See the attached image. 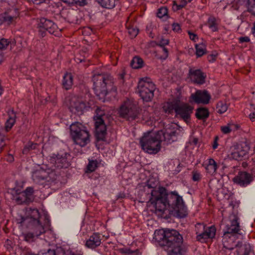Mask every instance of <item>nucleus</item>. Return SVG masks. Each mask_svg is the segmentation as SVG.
Here are the masks:
<instances>
[{
	"label": "nucleus",
	"instance_id": "24",
	"mask_svg": "<svg viewBox=\"0 0 255 255\" xmlns=\"http://www.w3.org/2000/svg\"><path fill=\"white\" fill-rule=\"evenodd\" d=\"M216 230L214 226L205 227L204 231L199 238V241L201 242H205L207 239H212L215 237Z\"/></svg>",
	"mask_w": 255,
	"mask_h": 255
},
{
	"label": "nucleus",
	"instance_id": "26",
	"mask_svg": "<svg viewBox=\"0 0 255 255\" xmlns=\"http://www.w3.org/2000/svg\"><path fill=\"white\" fill-rule=\"evenodd\" d=\"M8 119L6 120L5 125V128L6 131L10 130L13 127L15 122V119L16 118V114L13 110L9 111L8 113Z\"/></svg>",
	"mask_w": 255,
	"mask_h": 255
},
{
	"label": "nucleus",
	"instance_id": "48",
	"mask_svg": "<svg viewBox=\"0 0 255 255\" xmlns=\"http://www.w3.org/2000/svg\"><path fill=\"white\" fill-rule=\"evenodd\" d=\"M201 178L200 173L197 171L192 172V179L194 181H199Z\"/></svg>",
	"mask_w": 255,
	"mask_h": 255
},
{
	"label": "nucleus",
	"instance_id": "15",
	"mask_svg": "<svg viewBox=\"0 0 255 255\" xmlns=\"http://www.w3.org/2000/svg\"><path fill=\"white\" fill-rule=\"evenodd\" d=\"M235 237L234 235L224 233L223 236L222 242L223 251L226 255H232L231 251L235 250L237 246L234 242Z\"/></svg>",
	"mask_w": 255,
	"mask_h": 255
},
{
	"label": "nucleus",
	"instance_id": "56",
	"mask_svg": "<svg viewBox=\"0 0 255 255\" xmlns=\"http://www.w3.org/2000/svg\"><path fill=\"white\" fill-rule=\"evenodd\" d=\"M29 1H32L34 4H39L44 2L45 0H29Z\"/></svg>",
	"mask_w": 255,
	"mask_h": 255
},
{
	"label": "nucleus",
	"instance_id": "47",
	"mask_svg": "<svg viewBox=\"0 0 255 255\" xmlns=\"http://www.w3.org/2000/svg\"><path fill=\"white\" fill-rule=\"evenodd\" d=\"M23 192L26 193V195H27V197H29V199L31 201V196L34 192L33 188L32 187H29Z\"/></svg>",
	"mask_w": 255,
	"mask_h": 255
},
{
	"label": "nucleus",
	"instance_id": "64",
	"mask_svg": "<svg viewBox=\"0 0 255 255\" xmlns=\"http://www.w3.org/2000/svg\"><path fill=\"white\" fill-rule=\"evenodd\" d=\"M198 142V139L196 138H194L193 139V141H192V142L194 144H197V143Z\"/></svg>",
	"mask_w": 255,
	"mask_h": 255
},
{
	"label": "nucleus",
	"instance_id": "12",
	"mask_svg": "<svg viewBox=\"0 0 255 255\" xmlns=\"http://www.w3.org/2000/svg\"><path fill=\"white\" fill-rule=\"evenodd\" d=\"M254 180L252 174L246 171H240L238 174L233 178L234 183L242 187L249 185Z\"/></svg>",
	"mask_w": 255,
	"mask_h": 255
},
{
	"label": "nucleus",
	"instance_id": "28",
	"mask_svg": "<svg viewBox=\"0 0 255 255\" xmlns=\"http://www.w3.org/2000/svg\"><path fill=\"white\" fill-rule=\"evenodd\" d=\"M217 169V165L216 161L212 158H210L206 167L207 172L210 175L214 174Z\"/></svg>",
	"mask_w": 255,
	"mask_h": 255
},
{
	"label": "nucleus",
	"instance_id": "1",
	"mask_svg": "<svg viewBox=\"0 0 255 255\" xmlns=\"http://www.w3.org/2000/svg\"><path fill=\"white\" fill-rule=\"evenodd\" d=\"M149 202L154 207L158 216H162L167 209L179 218H185L188 215L182 197L176 191L167 193L165 188L159 187V191H152Z\"/></svg>",
	"mask_w": 255,
	"mask_h": 255
},
{
	"label": "nucleus",
	"instance_id": "53",
	"mask_svg": "<svg viewBox=\"0 0 255 255\" xmlns=\"http://www.w3.org/2000/svg\"><path fill=\"white\" fill-rule=\"evenodd\" d=\"M34 237H36L35 234H34V232H32L31 233H28L25 235V238L26 240L30 239L33 238Z\"/></svg>",
	"mask_w": 255,
	"mask_h": 255
},
{
	"label": "nucleus",
	"instance_id": "6",
	"mask_svg": "<svg viewBox=\"0 0 255 255\" xmlns=\"http://www.w3.org/2000/svg\"><path fill=\"white\" fill-rule=\"evenodd\" d=\"M70 129L72 137L76 144L83 147L89 142V133L83 125L75 122L71 124Z\"/></svg>",
	"mask_w": 255,
	"mask_h": 255
},
{
	"label": "nucleus",
	"instance_id": "18",
	"mask_svg": "<svg viewBox=\"0 0 255 255\" xmlns=\"http://www.w3.org/2000/svg\"><path fill=\"white\" fill-rule=\"evenodd\" d=\"M239 218L234 216L233 218L231 219L229 223H228L224 229V233L228 234L234 235L235 234H241L240 223L239 222Z\"/></svg>",
	"mask_w": 255,
	"mask_h": 255
},
{
	"label": "nucleus",
	"instance_id": "7",
	"mask_svg": "<svg viewBox=\"0 0 255 255\" xmlns=\"http://www.w3.org/2000/svg\"><path fill=\"white\" fill-rule=\"evenodd\" d=\"M58 177L55 169L41 167L32 173V178L33 181L37 184H49L54 181Z\"/></svg>",
	"mask_w": 255,
	"mask_h": 255
},
{
	"label": "nucleus",
	"instance_id": "50",
	"mask_svg": "<svg viewBox=\"0 0 255 255\" xmlns=\"http://www.w3.org/2000/svg\"><path fill=\"white\" fill-rule=\"evenodd\" d=\"M150 117L149 116V113L148 112L144 110L143 112H142V118L143 120H147L148 118H150Z\"/></svg>",
	"mask_w": 255,
	"mask_h": 255
},
{
	"label": "nucleus",
	"instance_id": "21",
	"mask_svg": "<svg viewBox=\"0 0 255 255\" xmlns=\"http://www.w3.org/2000/svg\"><path fill=\"white\" fill-rule=\"evenodd\" d=\"M189 77L194 83L202 84L205 82V76L200 69L190 68L189 71Z\"/></svg>",
	"mask_w": 255,
	"mask_h": 255
},
{
	"label": "nucleus",
	"instance_id": "35",
	"mask_svg": "<svg viewBox=\"0 0 255 255\" xmlns=\"http://www.w3.org/2000/svg\"><path fill=\"white\" fill-rule=\"evenodd\" d=\"M196 55L197 57H201L206 53V48L203 43L196 45Z\"/></svg>",
	"mask_w": 255,
	"mask_h": 255
},
{
	"label": "nucleus",
	"instance_id": "9",
	"mask_svg": "<svg viewBox=\"0 0 255 255\" xmlns=\"http://www.w3.org/2000/svg\"><path fill=\"white\" fill-rule=\"evenodd\" d=\"M120 114L128 121H131L139 118L140 113L136 103L132 100H128L121 106Z\"/></svg>",
	"mask_w": 255,
	"mask_h": 255
},
{
	"label": "nucleus",
	"instance_id": "55",
	"mask_svg": "<svg viewBox=\"0 0 255 255\" xmlns=\"http://www.w3.org/2000/svg\"><path fill=\"white\" fill-rule=\"evenodd\" d=\"M188 2L189 1H187V0H181L180 1V3L179 4V7H184Z\"/></svg>",
	"mask_w": 255,
	"mask_h": 255
},
{
	"label": "nucleus",
	"instance_id": "31",
	"mask_svg": "<svg viewBox=\"0 0 255 255\" xmlns=\"http://www.w3.org/2000/svg\"><path fill=\"white\" fill-rule=\"evenodd\" d=\"M143 63V61L140 57L135 56L131 60L130 65L132 68L139 69L142 67Z\"/></svg>",
	"mask_w": 255,
	"mask_h": 255
},
{
	"label": "nucleus",
	"instance_id": "16",
	"mask_svg": "<svg viewBox=\"0 0 255 255\" xmlns=\"http://www.w3.org/2000/svg\"><path fill=\"white\" fill-rule=\"evenodd\" d=\"M193 108L188 104H180L179 102L176 109V115L187 122L190 120V116L193 113Z\"/></svg>",
	"mask_w": 255,
	"mask_h": 255
},
{
	"label": "nucleus",
	"instance_id": "2",
	"mask_svg": "<svg viewBox=\"0 0 255 255\" xmlns=\"http://www.w3.org/2000/svg\"><path fill=\"white\" fill-rule=\"evenodd\" d=\"M153 239L169 253V255H181L183 237L175 230H156Z\"/></svg>",
	"mask_w": 255,
	"mask_h": 255
},
{
	"label": "nucleus",
	"instance_id": "14",
	"mask_svg": "<svg viewBox=\"0 0 255 255\" xmlns=\"http://www.w3.org/2000/svg\"><path fill=\"white\" fill-rule=\"evenodd\" d=\"M66 100L69 103L70 111L73 113L82 112L86 107L85 104L76 96H69Z\"/></svg>",
	"mask_w": 255,
	"mask_h": 255
},
{
	"label": "nucleus",
	"instance_id": "58",
	"mask_svg": "<svg viewBox=\"0 0 255 255\" xmlns=\"http://www.w3.org/2000/svg\"><path fill=\"white\" fill-rule=\"evenodd\" d=\"M249 118L252 121H254L255 119V112H252L249 115Z\"/></svg>",
	"mask_w": 255,
	"mask_h": 255
},
{
	"label": "nucleus",
	"instance_id": "3",
	"mask_svg": "<svg viewBox=\"0 0 255 255\" xmlns=\"http://www.w3.org/2000/svg\"><path fill=\"white\" fill-rule=\"evenodd\" d=\"M28 215L26 217L20 216L17 218V223L22 225H26L35 234L36 237L39 236L45 232L43 226L39 221L40 214L37 209H30L28 212Z\"/></svg>",
	"mask_w": 255,
	"mask_h": 255
},
{
	"label": "nucleus",
	"instance_id": "36",
	"mask_svg": "<svg viewBox=\"0 0 255 255\" xmlns=\"http://www.w3.org/2000/svg\"><path fill=\"white\" fill-rule=\"evenodd\" d=\"M216 109L218 113L223 114L227 111L228 106L226 104L220 102L217 105Z\"/></svg>",
	"mask_w": 255,
	"mask_h": 255
},
{
	"label": "nucleus",
	"instance_id": "10",
	"mask_svg": "<svg viewBox=\"0 0 255 255\" xmlns=\"http://www.w3.org/2000/svg\"><path fill=\"white\" fill-rule=\"evenodd\" d=\"M95 122V135L97 141H105L107 136V127L102 115L94 117Z\"/></svg>",
	"mask_w": 255,
	"mask_h": 255
},
{
	"label": "nucleus",
	"instance_id": "20",
	"mask_svg": "<svg viewBox=\"0 0 255 255\" xmlns=\"http://www.w3.org/2000/svg\"><path fill=\"white\" fill-rule=\"evenodd\" d=\"M50 162L54 167L57 169L66 168L70 165L66 156L59 155L51 157Z\"/></svg>",
	"mask_w": 255,
	"mask_h": 255
},
{
	"label": "nucleus",
	"instance_id": "34",
	"mask_svg": "<svg viewBox=\"0 0 255 255\" xmlns=\"http://www.w3.org/2000/svg\"><path fill=\"white\" fill-rule=\"evenodd\" d=\"M205 227L206 226L202 223H198L195 225V230L197 235L196 238L198 241L203 234Z\"/></svg>",
	"mask_w": 255,
	"mask_h": 255
},
{
	"label": "nucleus",
	"instance_id": "54",
	"mask_svg": "<svg viewBox=\"0 0 255 255\" xmlns=\"http://www.w3.org/2000/svg\"><path fill=\"white\" fill-rule=\"evenodd\" d=\"M240 42L243 43L245 42H249L250 41V39L248 37H241L239 38Z\"/></svg>",
	"mask_w": 255,
	"mask_h": 255
},
{
	"label": "nucleus",
	"instance_id": "43",
	"mask_svg": "<svg viewBox=\"0 0 255 255\" xmlns=\"http://www.w3.org/2000/svg\"><path fill=\"white\" fill-rule=\"evenodd\" d=\"M168 9L166 7H162L158 9L157 13V16L159 18H162L167 15Z\"/></svg>",
	"mask_w": 255,
	"mask_h": 255
},
{
	"label": "nucleus",
	"instance_id": "49",
	"mask_svg": "<svg viewBox=\"0 0 255 255\" xmlns=\"http://www.w3.org/2000/svg\"><path fill=\"white\" fill-rule=\"evenodd\" d=\"M169 41L167 39L161 38L158 43V45H159L161 47H164L165 45H167L168 44Z\"/></svg>",
	"mask_w": 255,
	"mask_h": 255
},
{
	"label": "nucleus",
	"instance_id": "37",
	"mask_svg": "<svg viewBox=\"0 0 255 255\" xmlns=\"http://www.w3.org/2000/svg\"><path fill=\"white\" fill-rule=\"evenodd\" d=\"M98 162L96 160H89V163L87 166V169L88 172H93L95 171L97 167Z\"/></svg>",
	"mask_w": 255,
	"mask_h": 255
},
{
	"label": "nucleus",
	"instance_id": "60",
	"mask_svg": "<svg viewBox=\"0 0 255 255\" xmlns=\"http://www.w3.org/2000/svg\"><path fill=\"white\" fill-rule=\"evenodd\" d=\"M218 139V137H216L215 138L214 144H213V148L214 149L217 148V147L218 145V143H217Z\"/></svg>",
	"mask_w": 255,
	"mask_h": 255
},
{
	"label": "nucleus",
	"instance_id": "41",
	"mask_svg": "<svg viewBox=\"0 0 255 255\" xmlns=\"http://www.w3.org/2000/svg\"><path fill=\"white\" fill-rule=\"evenodd\" d=\"M97 1L103 7L111 8V0H97Z\"/></svg>",
	"mask_w": 255,
	"mask_h": 255
},
{
	"label": "nucleus",
	"instance_id": "59",
	"mask_svg": "<svg viewBox=\"0 0 255 255\" xmlns=\"http://www.w3.org/2000/svg\"><path fill=\"white\" fill-rule=\"evenodd\" d=\"M122 252H123L125 254H132L133 253V251L130 250L129 249H122Z\"/></svg>",
	"mask_w": 255,
	"mask_h": 255
},
{
	"label": "nucleus",
	"instance_id": "46",
	"mask_svg": "<svg viewBox=\"0 0 255 255\" xmlns=\"http://www.w3.org/2000/svg\"><path fill=\"white\" fill-rule=\"evenodd\" d=\"M128 33L130 36L131 38L135 37L138 33V30L136 28L133 27H129L128 28Z\"/></svg>",
	"mask_w": 255,
	"mask_h": 255
},
{
	"label": "nucleus",
	"instance_id": "39",
	"mask_svg": "<svg viewBox=\"0 0 255 255\" xmlns=\"http://www.w3.org/2000/svg\"><path fill=\"white\" fill-rule=\"evenodd\" d=\"M208 24L209 27L211 29L212 31L215 32L217 30V27L214 18H209Z\"/></svg>",
	"mask_w": 255,
	"mask_h": 255
},
{
	"label": "nucleus",
	"instance_id": "17",
	"mask_svg": "<svg viewBox=\"0 0 255 255\" xmlns=\"http://www.w3.org/2000/svg\"><path fill=\"white\" fill-rule=\"evenodd\" d=\"M190 97L195 103L204 105L208 104L211 99L210 95L206 90H197Z\"/></svg>",
	"mask_w": 255,
	"mask_h": 255
},
{
	"label": "nucleus",
	"instance_id": "8",
	"mask_svg": "<svg viewBox=\"0 0 255 255\" xmlns=\"http://www.w3.org/2000/svg\"><path fill=\"white\" fill-rule=\"evenodd\" d=\"M155 85L147 77L139 80L137 85V91L141 98L145 102L151 101L154 96Z\"/></svg>",
	"mask_w": 255,
	"mask_h": 255
},
{
	"label": "nucleus",
	"instance_id": "13",
	"mask_svg": "<svg viewBox=\"0 0 255 255\" xmlns=\"http://www.w3.org/2000/svg\"><path fill=\"white\" fill-rule=\"evenodd\" d=\"M38 27L39 32L42 37L45 35L46 31L50 34H54L57 28V25L52 21L44 17L40 19Z\"/></svg>",
	"mask_w": 255,
	"mask_h": 255
},
{
	"label": "nucleus",
	"instance_id": "62",
	"mask_svg": "<svg viewBox=\"0 0 255 255\" xmlns=\"http://www.w3.org/2000/svg\"><path fill=\"white\" fill-rule=\"evenodd\" d=\"M152 27V25L150 23L146 26V30L147 32H150L151 29Z\"/></svg>",
	"mask_w": 255,
	"mask_h": 255
},
{
	"label": "nucleus",
	"instance_id": "4",
	"mask_svg": "<svg viewBox=\"0 0 255 255\" xmlns=\"http://www.w3.org/2000/svg\"><path fill=\"white\" fill-rule=\"evenodd\" d=\"M162 132L149 131L145 133L140 139V144L142 150L149 154H156L161 149Z\"/></svg>",
	"mask_w": 255,
	"mask_h": 255
},
{
	"label": "nucleus",
	"instance_id": "38",
	"mask_svg": "<svg viewBox=\"0 0 255 255\" xmlns=\"http://www.w3.org/2000/svg\"><path fill=\"white\" fill-rule=\"evenodd\" d=\"M36 145L37 144L36 143H33L31 142H28L23 149L22 153L23 154H27L30 150L36 148Z\"/></svg>",
	"mask_w": 255,
	"mask_h": 255
},
{
	"label": "nucleus",
	"instance_id": "44",
	"mask_svg": "<svg viewBox=\"0 0 255 255\" xmlns=\"http://www.w3.org/2000/svg\"><path fill=\"white\" fill-rule=\"evenodd\" d=\"M12 43L7 39L2 38L0 40V49L3 50L6 48L7 46Z\"/></svg>",
	"mask_w": 255,
	"mask_h": 255
},
{
	"label": "nucleus",
	"instance_id": "33",
	"mask_svg": "<svg viewBox=\"0 0 255 255\" xmlns=\"http://www.w3.org/2000/svg\"><path fill=\"white\" fill-rule=\"evenodd\" d=\"M158 181L157 180H154V179L150 178L148 180L147 184L144 188H145V189L146 188H147L148 189H151V192H152V191L153 190L157 191L156 190H155V188L157 187V186L158 185ZM151 193V192H150V194ZM150 198H151V196L150 197Z\"/></svg>",
	"mask_w": 255,
	"mask_h": 255
},
{
	"label": "nucleus",
	"instance_id": "57",
	"mask_svg": "<svg viewBox=\"0 0 255 255\" xmlns=\"http://www.w3.org/2000/svg\"><path fill=\"white\" fill-rule=\"evenodd\" d=\"M161 48L163 52H164V58H166L168 56V50L165 47H162Z\"/></svg>",
	"mask_w": 255,
	"mask_h": 255
},
{
	"label": "nucleus",
	"instance_id": "40",
	"mask_svg": "<svg viewBox=\"0 0 255 255\" xmlns=\"http://www.w3.org/2000/svg\"><path fill=\"white\" fill-rule=\"evenodd\" d=\"M65 3H76L82 6L86 4V0H62Z\"/></svg>",
	"mask_w": 255,
	"mask_h": 255
},
{
	"label": "nucleus",
	"instance_id": "29",
	"mask_svg": "<svg viewBox=\"0 0 255 255\" xmlns=\"http://www.w3.org/2000/svg\"><path fill=\"white\" fill-rule=\"evenodd\" d=\"M16 202L18 204H22L23 203L27 204L31 202L27 197L25 193L23 191L19 193L15 198Z\"/></svg>",
	"mask_w": 255,
	"mask_h": 255
},
{
	"label": "nucleus",
	"instance_id": "22",
	"mask_svg": "<svg viewBox=\"0 0 255 255\" xmlns=\"http://www.w3.org/2000/svg\"><path fill=\"white\" fill-rule=\"evenodd\" d=\"M238 255H254V254L251 249L250 245L248 244H242L238 243L235 247Z\"/></svg>",
	"mask_w": 255,
	"mask_h": 255
},
{
	"label": "nucleus",
	"instance_id": "30",
	"mask_svg": "<svg viewBox=\"0 0 255 255\" xmlns=\"http://www.w3.org/2000/svg\"><path fill=\"white\" fill-rule=\"evenodd\" d=\"M195 115L199 120H205L209 117V113L207 109L200 108L197 109Z\"/></svg>",
	"mask_w": 255,
	"mask_h": 255
},
{
	"label": "nucleus",
	"instance_id": "52",
	"mask_svg": "<svg viewBox=\"0 0 255 255\" xmlns=\"http://www.w3.org/2000/svg\"><path fill=\"white\" fill-rule=\"evenodd\" d=\"M172 29L174 31L178 32L180 30V26L178 23H174L172 24Z\"/></svg>",
	"mask_w": 255,
	"mask_h": 255
},
{
	"label": "nucleus",
	"instance_id": "11",
	"mask_svg": "<svg viewBox=\"0 0 255 255\" xmlns=\"http://www.w3.org/2000/svg\"><path fill=\"white\" fill-rule=\"evenodd\" d=\"M250 147L246 143L234 145L231 147L229 157L237 160H241L248 153Z\"/></svg>",
	"mask_w": 255,
	"mask_h": 255
},
{
	"label": "nucleus",
	"instance_id": "19",
	"mask_svg": "<svg viewBox=\"0 0 255 255\" xmlns=\"http://www.w3.org/2000/svg\"><path fill=\"white\" fill-rule=\"evenodd\" d=\"M176 95V98L172 101L167 102L163 106V109L166 113L172 114L174 112L176 113V109L177 108L179 102L182 100V97L180 91H177Z\"/></svg>",
	"mask_w": 255,
	"mask_h": 255
},
{
	"label": "nucleus",
	"instance_id": "42",
	"mask_svg": "<svg viewBox=\"0 0 255 255\" xmlns=\"http://www.w3.org/2000/svg\"><path fill=\"white\" fill-rule=\"evenodd\" d=\"M248 8L250 11L255 15V0H248Z\"/></svg>",
	"mask_w": 255,
	"mask_h": 255
},
{
	"label": "nucleus",
	"instance_id": "45",
	"mask_svg": "<svg viewBox=\"0 0 255 255\" xmlns=\"http://www.w3.org/2000/svg\"><path fill=\"white\" fill-rule=\"evenodd\" d=\"M234 125L233 124H228L225 126L221 127V129L223 133L227 134L230 133L232 130V127Z\"/></svg>",
	"mask_w": 255,
	"mask_h": 255
},
{
	"label": "nucleus",
	"instance_id": "61",
	"mask_svg": "<svg viewBox=\"0 0 255 255\" xmlns=\"http://www.w3.org/2000/svg\"><path fill=\"white\" fill-rule=\"evenodd\" d=\"M179 4H177L174 3L173 7L176 10H180L181 8H182V7H179Z\"/></svg>",
	"mask_w": 255,
	"mask_h": 255
},
{
	"label": "nucleus",
	"instance_id": "63",
	"mask_svg": "<svg viewBox=\"0 0 255 255\" xmlns=\"http://www.w3.org/2000/svg\"><path fill=\"white\" fill-rule=\"evenodd\" d=\"M13 157L11 155H8V156H7V160L9 162H11L12 161H13Z\"/></svg>",
	"mask_w": 255,
	"mask_h": 255
},
{
	"label": "nucleus",
	"instance_id": "27",
	"mask_svg": "<svg viewBox=\"0 0 255 255\" xmlns=\"http://www.w3.org/2000/svg\"><path fill=\"white\" fill-rule=\"evenodd\" d=\"M62 85L67 90L71 89L73 85V76L71 73L65 74L63 78Z\"/></svg>",
	"mask_w": 255,
	"mask_h": 255
},
{
	"label": "nucleus",
	"instance_id": "5",
	"mask_svg": "<svg viewBox=\"0 0 255 255\" xmlns=\"http://www.w3.org/2000/svg\"><path fill=\"white\" fill-rule=\"evenodd\" d=\"M111 76L110 74H95L92 77L93 89L100 100L105 102L107 94V85L111 83Z\"/></svg>",
	"mask_w": 255,
	"mask_h": 255
},
{
	"label": "nucleus",
	"instance_id": "25",
	"mask_svg": "<svg viewBox=\"0 0 255 255\" xmlns=\"http://www.w3.org/2000/svg\"><path fill=\"white\" fill-rule=\"evenodd\" d=\"M158 132H162V140L164 139L167 143H171L175 140L176 132L174 129H166L165 131L160 130Z\"/></svg>",
	"mask_w": 255,
	"mask_h": 255
},
{
	"label": "nucleus",
	"instance_id": "51",
	"mask_svg": "<svg viewBox=\"0 0 255 255\" xmlns=\"http://www.w3.org/2000/svg\"><path fill=\"white\" fill-rule=\"evenodd\" d=\"M188 34L190 39L192 40L196 41V40L198 39L197 35L191 32V31H188Z\"/></svg>",
	"mask_w": 255,
	"mask_h": 255
},
{
	"label": "nucleus",
	"instance_id": "23",
	"mask_svg": "<svg viewBox=\"0 0 255 255\" xmlns=\"http://www.w3.org/2000/svg\"><path fill=\"white\" fill-rule=\"evenodd\" d=\"M101 244V236L99 233H94L86 241V246L90 249H95Z\"/></svg>",
	"mask_w": 255,
	"mask_h": 255
},
{
	"label": "nucleus",
	"instance_id": "32",
	"mask_svg": "<svg viewBox=\"0 0 255 255\" xmlns=\"http://www.w3.org/2000/svg\"><path fill=\"white\" fill-rule=\"evenodd\" d=\"M17 15H13L10 12H5L1 15V18L4 22H6L9 24L17 17Z\"/></svg>",
	"mask_w": 255,
	"mask_h": 255
}]
</instances>
